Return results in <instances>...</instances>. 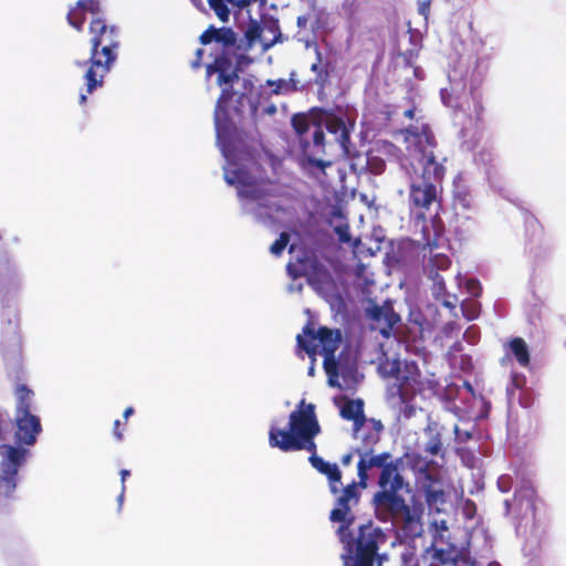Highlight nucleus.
Listing matches in <instances>:
<instances>
[{"label":"nucleus","mask_w":566,"mask_h":566,"mask_svg":"<svg viewBox=\"0 0 566 566\" xmlns=\"http://www.w3.org/2000/svg\"><path fill=\"white\" fill-rule=\"evenodd\" d=\"M355 452L360 455L357 463L359 481L353 480L345 488L339 489V493L335 495V505L329 512V521L338 524L335 534L343 547L340 554L343 566H381L384 556L379 549L387 541L384 531L371 522L359 525L356 531L352 530L356 520L353 509L360 502V490L367 488L368 470L381 468L378 480L380 490L374 495L377 507L394 515L402 514L405 517L403 530L412 535H419L421 532L420 517L411 513L405 499L398 494L403 489L405 481L398 472V465L388 462L391 458L390 453L382 452L367 457L359 449H356Z\"/></svg>","instance_id":"f257e3e1"},{"label":"nucleus","mask_w":566,"mask_h":566,"mask_svg":"<svg viewBox=\"0 0 566 566\" xmlns=\"http://www.w3.org/2000/svg\"><path fill=\"white\" fill-rule=\"evenodd\" d=\"M251 62V57L241 50L235 51L232 55V65L227 67L223 73L230 77L229 81L221 83L220 73H217V84L221 87V93L216 103L213 119L219 139H227L237 132L234 118L242 117L243 102L247 95L252 92L253 83L248 78H242V92L235 90L234 85L241 80L239 73Z\"/></svg>","instance_id":"f03ea898"},{"label":"nucleus","mask_w":566,"mask_h":566,"mask_svg":"<svg viewBox=\"0 0 566 566\" xmlns=\"http://www.w3.org/2000/svg\"><path fill=\"white\" fill-rule=\"evenodd\" d=\"M7 322L2 323L0 348L2 357L8 366L17 369L15 379L20 381L23 376L22 342L19 332V317L14 312H8ZM17 399L15 412H31L34 392L25 384L18 382L14 388Z\"/></svg>","instance_id":"7ed1b4c3"},{"label":"nucleus","mask_w":566,"mask_h":566,"mask_svg":"<svg viewBox=\"0 0 566 566\" xmlns=\"http://www.w3.org/2000/svg\"><path fill=\"white\" fill-rule=\"evenodd\" d=\"M120 45L118 28L102 39H96L91 44L90 59L77 61L80 67L87 66L84 74L86 92L92 94L96 88L102 87L105 76L117 60V50Z\"/></svg>","instance_id":"20e7f679"},{"label":"nucleus","mask_w":566,"mask_h":566,"mask_svg":"<svg viewBox=\"0 0 566 566\" xmlns=\"http://www.w3.org/2000/svg\"><path fill=\"white\" fill-rule=\"evenodd\" d=\"M446 168L430 157L428 165L421 168L420 177L413 180L409 189L410 211L417 219L426 220V214L436 202L440 203Z\"/></svg>","instance_id":"39448f33"},{"label":"nucleus","mask_w":566,"mask_h":566,"mask_svg":"<svg viewBox=\"0 0 566 566\" xmlns=\"http://www.w3.org/2000/svg\"><path fill=\"white\" fill-rule=\"evenodd\" d=\"M199 42L202 45H214L211 53L214 56L213 62L207 65V74L220 73L221 83L229 81L230 77L223 73L232 65V55L235 51L242 50L238 42V34L232 28H217L211 24L201 33Z\"/></svg>","instance_id":"423d86ee"},{"label":"nucleus","mask_w":566,"mask_h":566,"mask_svg":"<svg viewBox=\"0 0 566 566\" xmlns=\"http://www.w3.org/2000/svg\"><path fill=\"white\" fill-rule=\"evenodd\" d=\"M321 426L316 418L315 406L313 403L305 405L302 400L298 409L290 413L289 430L271 427L269 431V444L277 448L275 442L287 441L290 439H302L311 434H318Z\"/></svg>","instance_id":"0eeeda50"},{"label":"nucleus","mask_w":566,"mask_h":566,"mask_svg":"<svg viewBox=\"0 0 566 566\" xmlns=\"http://www.w3.org/2000/svg\"><path fill=\"white\" fill-rule=\"evenodd\" d=\"M311 434L302 439H290L287 441L275 442L277 449L283 452L306 450L311 452L308 461L311 465L321 474L325 475L328 482L329 492L335 496L339 493V484L342 483V471L336 463H329L322 457L317 455V446L315 437Z\"/></svg>","instance_id":"6e6552de"},{"label":"nucleus","mask_w":566,"mask_h":566,"mask_svg":"<svg viewBox=\"0 0 566 566\" xmlns=\"http://www.w3.org/2000/svg\"><path fill=\"white\" fill-rule=\"evenodd\" d=\"M429 463L419 454L411 455L412 467H418L417 475L418 491L423 495L426 504L430 512L441 513L447 503V493L444 483L439 473L429 470Z\"/></svg>","instance_id":"1a4fd4ad"},{"label":"nucleus","mask_w":566,"mask_h":566,"mask_svg":"<svg viewBox=\"0 0 566 566\" xmlns=\"http://www.w3.org/2000/svg\"><path fill=\"white\" fill-rule=\"evenodd\" d=\"M318 340L321 354L326 357V363L335 356L342 342V334L338 329L333 331L326 326H321L317 331L313 322H307L303 327V333L296 336L297 347L304 350L308 356L314 357L317 353Z\"/></svg>","instance_id":"9d476101"},{"label":"nucleus","mask_w":566,"mask_h":566,"mask_svg":"<svg viewBox=\"0 0 566 566\" xmlns=\"http://www.w3.org/2000/svg\"><path fill=\"white\" fill-rule=\"evenodd\" d=\"M525 248L533 256H538L547 248L545 229L530 211L523 212Z\"/></svg>","instance_id":"9b49d317"},{"label":"nucleus","mask_w":566,"mask_h":566,"mask_svg":"<svg viewBox=\"0 0 566 566\" xmlns=\"http://www.w3.org/2000/svg\"><path fill=\"white\" fill-rule=\"evenodd\" d=\"M14 441L19 446H33L42 431L40 418L31 412H15Z\"/></svg>","instance_id":"f8f14e48"},{"label":"nucleus","mask_w":566,"mask_h":566,"mask_svg":"<svg viewBox=\"0 0 566 566\" xmlns=\"http://www.w3.org/2000/svg\"><path fill=\"white\" fill-rule=\"evenodd\" d=\"M366 317L373 322V327L388 337L391 329L400 322V316L395 312L391 302L386 301L382 305L370 304L366 308Z\"/></svg>","instance_id":"ddd939ff"},{"label":"nucleus","mask_w":566,"mask_h":566,"mask_svg":"<svg viewBox=\"0 0 566 566\" xmlns=\"http://www.w3.org/2000/svg\"><path fill=\"white\" fill-rule=\"evenodd\" d=\"M313 133H312V142H310L306 137L303 138L302 149L306 157L307 163L321 170H324L326 167L332 165L331 161H326L323 159L316 158V156L324 154V140L325 134L321 124L313 123Z\"/></svg>","instance_id":"4468645a"},{"label":"nucleus","mask_w":566,"mask_h":566,"mask_svg":"<svg viewBox=\"0 0 566 566\" xmlns=\"http://www.w3.org/2000/svg\"><path fill=\"white\" fill-rule=\"evenodd\" d=\"M28 451L21 446L0 443V472L18 475L19 469L25 462Z\"/></svg>","instance_id":"2eb2a0df"},{"label":"nucleus","mask_w":566,"mask_h":566,"mask_svg":"<svg viewBox=\"0 0 566 566\" xmlns=\"http://www.w3.org/2000/svg\"><path fill=\"white\" fill-rule=\"evenodd\" d=\"M101 11L99 0H77L75 4L70 8L66 20L72 28L82 32L86 20L85 13L97 14L101 13Z\"/></svg>","instance_id":"dca6fc26"},{"label":"nucleus","mask_w":566,"mask_h":566,"mask_svg":"<svg viewBox=\"0 0 566 566\" xmlns=\"http://www.w3.org/2000/svg\"><path fill=\"white\" fill-rule=\"evenodd\" d=\"M416 137V147L421 153L420 164L421 168L428 165L430 157L433 161H437L434 155V148L437 147V140L433 132L429 125H422L420 128H416V132H410Z\"/></svg>","instance_id":"f3484780"},{"label":"nucleus","mask_w":566,"mask_h":566,"mask_svg":"<svg viewBox=\"0 0 566 566\" xmlns=\"http://www.w3.org/2000/svg\"><path fill=\"white\" fill-rule=\"evenodd\" d=\"M340 416L345 420L354 422V430L358 431L366 421L364 415V402L360 399L347 400L340 408Z\"/></svg>","instance_id":"a211bd4d"},{"label":"nucleus","mask_w":566,"mask_h":566,"mask_svg":"<svg viewBox=\"0 0 566 566\" xmlns=\"http://www.w3.org/2000/svg\"><path fill=\"white\" fill-rule=\"evenodd\" d=\"M18 475L0 472V514L9 506L17 488Z\"/></svg>","instance_id":"6ab92c4d"},{"label":"nucleus","mask_w":566,"mask_h":566,"mask_svg":"<svg viewBox=\"0 0 566 566\" xmlns=\"http://www.w3.org/2000/svg\"><path fill=\"white\" fill-rule=\"evenodd\" d=\"M311 71L315 74L314 83L324 88L331 77V63L323 61L322 52L316 49V61L311 65Z\"/></svg>","instance_id":"aec40b11"},{"label":"nucleus","mask_w":566,"mask_h":566,"mask_svg":"<svg viewBox=\"0 0 566 566\" xmlns=\"http://www.w3.org/2000/svg\"><path fill=\"white\" fill-rule=\"evenodd\" d=\"M406 386L400 381L388 386L386 401L390 407L401 409L402 406L410 401V396L405 388Z\"/></svg>","instance_id":"412c9836"},{"label":"nucleus","mask_w":566,"mask_h":566,"mask_svg":"<svg viewBox=\"0 0 566 566\" xmlns=\"http://www.w3.org/2000/svg\"><path fill=\"white\" fill-rule=\"evenodd\" d=\"M506 346L510 349L511 354L515 357L520 366L527 367L530 365V350L526 342L522 337L512 338Z\"/></svg>","instance_id":"4be33fe9"},{"label":"nucleus","mask_w":566,"mask_h":566,"mask_svg":"<svg viewBox=\"0 0 566 566\" xmlns=\"http://www.w3.org/2000/svg\"><path fill=\"white\" fill-rule=\"evenodd\" d=\"M97 14H93L90 25H88V33L91 35L90 43L93 44L96 39H102L106 34H109V32L117 29L115 25H109L106 20Z\"/></svg>","instance_id":"5701e85b"},{"label":"nucleus","mask_w":566,"mask_h":566,"mask_svg":"<svg viewBox=\"0 0 566 566\" xmlns=\"http://www.w3.org/2000/svg\"><path fill=\"white\" fill-rule=\"evenodd\" d=\"M420 370L415 361H403L401 363L400 375H398L397 381L402 382V385H412L419 384L420 381Z\"/></svg>","instance_id":"b1692460"},{"label":"nucleus","mask_w":566,"mask_h":566,"mask_svg":"<svg viewBox=\"0 0 566 566\" xmlns=\"http://www.w3.org/2000/svg\"><path fill=\"white\" fill-rule=\"evenodd\" d=\"M379 359L378 373L382 378H395L400 375L401 361L398 358L389 359L386 355Z\"/></svg>","instance_id":"393cba45"},{"label":"nucleus","mask_w":566,"mask_h":566,"mask_svg":"<svg viewBox=\"0 0 566 566\" xmlns=\"http://www.w3.org/2000/svg\"><path fill=\"white\" fill-rule=\"evenodd\" d=\"M326 128L328 132H331L333 134H339L337 139L340 143V145L345 148L346 143L349 142V133L346 128L344 120L336 116L333 118H329L326 122Z\"/></svg>","instance_id":"a878e982"},{"label":"nucleus","mask_w":566,"mask_h":566,"mask_svg":"<svg viewBox=\"0 0 566 566\" xmlns=\"http://www.w3.org/2000/svg\"><path fill=\"white\" fill-rule=\"evenodd\" d=\"M451 260L444 253H436L428 261V274H439V271H446L450 268Z\"/></svg>","instance_id":"bb28decb"},{"label":"nucleus","mask_w":566,"mask_h":566,"mask_svg":"<svg viewBox=\"0 0 566 566\" xmlns=\"http://www.w3.org/2000/svg\"><path fill=\"white\" fill-rule=\"evenodd\" d=\"M515 499L520 502L526 501L528 507L535 513L537 500L536 490L531 484H525L515 491Z\"/></svg>","instance_id":"cd10ccee"},{"label":"nucleus","mask_w":566,"mask_h":566,"mask_svg":"<svg viewBox=\"0 0 566 566\" xmlns=\"http://www.w3.org/2000/svg\"><path fill=\"white\" fill-rule=\"evenodd\" d=\"M292 126L300 136L302 143L303 138L306 137V134L313 128V123L310 122V118L305 114H295L292 117Z\"/></svg>","instance_id":"c85d7f7f"},{"label":"nucleus","mask_w":566,"mask_h":566,"mask_svg":"<svg viewBox=\"0 0 566 566\" xmlns=\"http://www.w3.org/2000/svg\"><path fill=\"white\" fill-rule=\"evenodd\" d=\"M207 2L221 22L229 21L231 9L227 0H207Z\"/></svg>","instance_id":"c756f323"},{"label":"nucleus","mask_w":566,"mask_h":566,"mask_svg":"<svg viewBox=\"0 0 566 566\" xmlns=\"http://www.w3.org/2000/svg\"><path fill=\"white\" fill-rule=\"evenodd\" d=\"M263 29L262 27L254 20H252L245 31H244V38L247 41V49H250L258 40L261 39Z\"/></svg>","instance_id":"7c9ffc66"},{"label":"nucleus","mask_w":566,"mask_h":566,"mask_svg":"<svg viewBox=\"0 0 566 566\" xmlns=\"http://www.w3.org/2000/svg\"><path fill=\"white\" fill-rule=\"evenodd\" d=\"M442 436L439 431H431V434L424 446V451L431 455H437L442 451Z\"/></svg>","instance_id":"2f4dec72"},{"label":"nucleus","mask_w":566,"mask_h":566,"mask_svg":"<svg viewBox=\"0 0 566 566\" xmlns=\"http://www.w3.org/2000/svg\"><path fill=\"white\" fill-rule=\"evenodd\" d=\"M287 274L292 279H298L302 276H306L308 274L307 271V260L306 259H298L296 263L290 262L286 265Z\"/></svg>","instance_id":"473e14b6"},{"label":"nucleus","mask_w":566,"mask_h":566,"mask_svg":"<svg viewBox=\"0 0 566 566\" xmlns=\"http://www.w3.org/2000/svg\"><path fill=\"white\" fill-rule=\"evenodd\" d=\"M224 180L227 184L233 185H245L247 174L241 169H226Z\"/></svg>","instance_id":"72a5a7b5"},{"label":"nucleus","mask_w":566,"mask_h":566,"mask_svg":"<svg viewBox=\"0 0 566 566\" xmlns=\"http://www.w3.org/2000/svg\"><path fill=\"white\" fill-rule=\"evenodd\" d=\"M483 115H484V106L482 104L481 96L473 95V108L470 111V119L474 120L476 125H480L483 123Z\"/></svg>","instance_id":"f704fd0d"},{"label":"nucleus","mask_w":566,"mask_h":566,"mask_svg":"<svg viewBox=\"0 0 566 566\" xmlns=\"http://www.w3.org/2000/svg\"><path fill=\"white\" fill-rule=\"evenodd\" d=\"M290 242V234L287 232H281L280 237L271 244L270 252L280 256Z\"/></svg>","instance_id":"c9c22d12"},{"label":"nucleus","mask_w":566,"mask_h":566,"mask_svg":"<svg viewBox=\"0 0 566 566\" xmlns=\"http://www.w3.org/2000/svg\"><path fill=\"white\" fill-rule=\"evenodd\" d=\"M429 277L433 281L432 292L436 300H440L441 296H447V286L443 277L440 274H429Z\"/></svg>","instance_id":"e433bc0d"},{"label":"nucleus","mask_w":566,"mask_h":566,"mask_svg":"<svg viewBox=\"0 0 566 566\" xmlns=\"http://www.w3.org/2000/svg\"><path fill=\"white\" fill-rule=\"evenodd\" d=\"M367 168L374 175H380L386 169V163L378 156H369L367 158Z\"/></svg>","instance_id":"4c0bfd02"},{"label":"nucleus","mask_w":566,"mask_h":566,"mask_svg":"<svg viewBox=\"0 0 566 566\" xmlns=\"http://www.w3.org/2000/svg\"><path fill=\"white\" fill-rule=\"evenodd\" d=\"M268 84L270 86H275L272 91L274 94H281L290 85L292 86L293 90L298 88V84H297V82L294 81L293 77L290 78V82H286L285 80H277V81H268Z\"/></svg>","instance_id":"58836bf2"},{"label":"nucleus","mask_w":566,"mask_h":566,"mask_svg":"<svg viewBox=\"0 0 566 566\" xmlns=\"http://www.w3.org/2000/svg\"><path fill=\"white\" fill-rule=\"evenodd\" d=\"M526 384V378L523 374L512 373L511 381L507 386V392L511 395L514 390L522 389Z\"/></svg>","instance_id":"ea45409f"},{"label":"nucleus","mask_w":566,"mask_h":566,"mask_svg":"<svg viewBox=\"0 0 566 566\" xmlns=\"http://www.w3.org/2000/svg\"><path fill=\"white\" fill-rule=\"evenodd\" d=\"M10 431H11L10 420L4 418L2 416V413H0V441L7 440Z\"/></svg>","instance_id":"a19ab883"},{"label":"nucleus","mask_w":566,"mask_h":566,"mask_svg":"<svg viewBox=\"0 0 566 566\" xmlns=\"http://www.w3.org/2000/svg\"><path fill=\"white\" fill-rule=\"evenodd\" d=\"M335 232L338 235V240L342 243H348L350 241V233L348 226H338L335 229Z\"/></svg>","instance_id":"79ce46f5"},{"label":"nucleus","mask_w":566,"mask_h":566,"mask_svg":"<svg viewBox=\"0 0 566 566\" xmlns=\"http://www.w3.org/2000/svg\"><path fill=\"white\" fill-rule=\"evenodd\" d=\"M324 368H325V371L327 375H329V376L337 375V363L335 360V356L332 357L327 363H326V357H324Z\"/></svg>","instance_id":"37998d69"},{"label":"nucleus","mask_w":566,"mask_h":566,"mask_svg":"<svg viewBox=\"0 0 566 566\" xmlns=\"http://www.w3.org/2000/svg\"><path fill=\"white\" fill-rule=\"evenodd\" d=\"M231 8L233 9H243L250 6L251 0H227Z\"/></svg>","instance_id":"c03bdc74"},{"label":"nucleus","mask_w":566,"mask_h":566,"mask_svg":"<svg viewBox=\"0 0 566 566\" xmlns=\"http://www.w3.org/2000/svg\"><path fill=\"white\" fill-rule=\"evenodd\" d=\"M113 434L118 441L123 440V431L120 430V421L118 419L114 421Z\"/></svg>","instance_id":"a18cd8bd"},{"label":"nucleus","mask_w":566,"mask_h":566,"mask_svg":"<svg viewBox=\"0 0 566 566\" xmlns=\"http://www.w3.org/2000/svg\"><path fill=\"white\" fill-rule=\"evenodd\" d=\"M439 301H441V304L447 308H450V310L455 308V303L450 300L449 294H447V296H441Z\"/></svg>","instance_id":"49530a36"},{"label":"nucleus","mask_w":566,"mask_h":566,"mask_svg":"<svg viewBox=\"0 0 566 566\" xmlns=\"http://www.w3.org/2000/svg\"><path fill=\"white\" fill-rule=\"evenodd\" d=\"M454 329H459V326L455 322H449L443 326V333L449 336Z\"/></svg>","instance_id":"de8ad7c7"},{"label":"nucleus","mask_w":566,"mask_h":566,"mask_svg":"<svg viewBox=\"0 0 566 566\" xmlns=\"http://www.w3.org/2000/svg\"><path fill=\"white\" fill-rule=\"evenodd\" d=\"M353 458H354V452L350 451V452H347L345 453L344 455H342L340 458V463L344 465V467H347L352 463L353 461Z\"/></svg>","instance_id":"09e8293b"},{"label":"nucleus","mask_w":566,"mask_h":566,"mask_svg":"<svg viewBox=\"0 0 566 566\" xmlns=\"http://www.w3.org/2000/svg\"><path fill=\"white\" fill-rule=\"evenodd\" d=\"M202 55H203V50L202 49H198L196 51V60L192 62V66L195 69L199 67L200 64H201V60H202Z\"/></svg>","instance_id":"8fccbe9b"},{"label":"nucleus","mask_w":566,"mask_h":566,"mask_svg":"<svg viewBox=\"0 0 566 566\" xmlns=\"http://www.w3.org/2000/svg\"><path fill=\"white\" fill-rule=\"evenodd\" d=\"M130 475V472L126 469H123L120 471V480H122V494H120V497H123V494L125 492V481H126V478Z\"/></svg>","instance_id":"3c124183"},{"label":"nucleus","mask_w":566,"mask_h":566,"mask_svg":"<svg viewBox=\"0 0 566 566\" xmlns=\"http://www.w3.org/2000/svg\"><path fill=\"white\" fill-rule=\"evenodd\" d=\"M458 201L462 205L463 208H469L470 207V203H469V200L467 198V196H458Z\"/></svg>","instance_id":"603ef678"},{"label":"nucleus","mask_w":566,"mask_h":566,"mask_svg":"<svg viewBox=\"0 0 566 566\" xmlns=\"http://www.w3.org/2000/svg\"><path fill=\"white\" fill-rule=\"evenodd\" d=\"M403 115L407 118L412 119L415 117V108H409V109L405 111Z\"/></svg>","instance_id":"864d4df0"},{"label":"nucleus","mask_w":566,"mask_h":566,"mask_svg":"<svg viewBox=\"0 0 566 566\" xmlns=\"http://www.w3.org/2000/svg\"><path fill=\"white\" fill-rule=\"evenodd\" d=\"M134 413V408L133 407H127L124 411V418L127 419L129 416H132Z\"/></svg>","instance_id":"5fc2aeb1"},{"label":"nucleus","mask_w":566,"mask_h":566,"mask_svg":"<svg viewBox=\"0 0 566 566\" xmlns=\"http://www.w3.org/2000/svg\"><path fill=\"white\" fill-rule=\"evenodd\" d=\"M192 3L196 6V8L202 10L203 9V3L201 0H191Z\"/></svg>","instance_id":"6e6d98bb"},{"label":"nucleus","mask_w":566,"mask_h":566,"mask_svg":"<svg viewBox=\"0 0 566 566\" xmlns=\"http://www.w3.org/2000/svg\"><path fill=\"white\" fill-rule=\"evenodd\" d=\"M265 112H266L268 114L273 115V114H275V113H276V107H275L274 105H271V106L266 107Z\"/></svg>","instance_id":"4d7b16f0"},{"label":"nucleus","mask_w":566,"mask_h":566,"mask_svg":"<svg viewBox=\"0 0 566 566\" xmlns=\"http://www.w3.org/2000/svg\"><path fill=\"white\" fill-rule=\"evenodd\" d=\"M437 557L440 559L441 563H446V559L443 558V551L442 549L437 552Z\"/></svg>","instance_id":"13d9d810"},{"label":"nucleus","mask_w":566,"mask_h":566,"mask_svg":"<svg viewBox=\"0 0 566 566\" xmlns=\"http://www.w3.org/2000/svg\"><path fill=\"white\" fill-rule=\"evenodd\" d=\"M86 99H87V97H86V95H85V94H81V95H80V103H81V104H84V103L86 102Z\"/></svg>","instance_id":"bf43d9fd"},{"label":"nucleus","mask_w":566,"mask_h":566,"mask_svg":"<svg viewBox=\"0 0 566 566\" xmlns=\"http://www.w3.org/2000/svg\"><path fill=\"white\" fill-rule=\"evenodd\" d=\"M301 21H305V18H297L298 25H301Z\"/></svg>","instance_id":"052dcab7"},{"label":"nucleus","mask_w":566,"mask_h":566,"mask_svg":"<svg viewBox=\"0 0 566 566\" xmlns=\"http://www.w3.org/2000/svg\"><path fill=\"white\" fill-rule=\"evenodd\" d=\"M313 373H314V367L312 366V367H310L308 374L313 375Z\"/></svg>","instance_id":"680f3d73"},{"label":"nucleus","mask_w":566,"mask_h":566,"mask_svg":"<svg viewBox=\"0 0 566 566\" xmlns=\"http://www.w3.org/2000/svg\"><path fill=\"white\" fill-rule=\"evenodd\" d=\"M454 432H455V434H458V432H459V427L457 424L454 426Z\"/></svg>","instance_id":"e2e57ef3"},{"label":"nucleus","mask_w":566,"mask_h":566,"mask_svg":"<svg viewBox=\"0 0 566 566\" xmlns=\"http://www.w3.org/2000/svg\"><path fill=\"white\" fill-rule=\"evenodd\" d=\"M427 244H428L429 247H436V245H437V243H431V242H429V241H428V243H427Z\"/></svg>","instance_id":"0e129e2a"},{"label":"nucleus","mask_w":566,"mask_h":566,"mask_svg":"<svg viewBox=\"0 0 566 566\" xmlns=\"http://www.w3.org/2000/svg\"><path fill=\"white\" fill-rule=\"evenodd\" d=\"M252 109H253V113H255V112H256V106L254 105V106L252 107Z\"/></svg>","instance_id":"69168bd1"}]
</instances>
